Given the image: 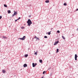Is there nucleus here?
<instances>
[{"label":"nucleus","mask_w":78,"mask_h":78,"mask_svg":"<svg viewBox=\"0 0 78 78\" xmlns=\"http://www.w3.org/2000/svg\"><path fill=\"white\" fill-rule=\"evenodd\" d=\"M27 23H28V26H30L31 24H32V23L30 19L28 20V21L27 22Z\"/></svg>","instance_id":"f257e3e1"},{"label":"nucleus","mask_w":78,"mask_h":78,"mask_svg":"<svg viewBox=\"0 0 78 78\" xmlns=\"http://www.w3.org/2000/svg\"><path fill=\"white\" fill-rule=\"evenodd\" d=\"M19 39H20L21 40H22V41H23L25 40V36H24L23 38H19Z\"/></svg>","instance_id":"f03ea898"},{"label":"nucleus","mask_w":78,"mask_h":78,"mask_svg":"<svg viewBox=\"0 0 78 78\" xmlns=\"http://www.w3.org/2000/svg\"><path fill=\"white\" fill-rule=\"evenodd\" d=\"M78 57V56H77V55L75 54V60L76 61L77 60V58Z\"/></svg>","instance_id":"7ed1b4c3"},{"label":"nucleus","mask_w":78,"mask_h":78,"mask_svg":"<svg viewBox=\"0 0 78 78\" xmlns=\"http://www.w3.org/2000/svg\"><path fill=\"white\" fill-rule=\"evenodd\" d=\"M17 12H14V14H13V15H12V17H14V16H16V14H17Z\"/></svg>","instance_id":"20e7f679"},{"label":"nucleus","mask_w":78,"mask_h":78,"mask_svg":"<svg viewBox=\"0 0 78 78\" xmlns=\"http://www.w3.org/2000/svg\"><path fill=\"white\" fill-rule=\"evenodd\" d=\"M59 42V41H56L55 43L54 44V45H55L57 44H58Z\"/></svg>","instance_id":"39448f33"},{"label":"nucleus","mask_w":78,"mask_h":78,"mask_svg":"<svg viewBox=\"0 0 78 78\" xmlns=\"http://www.w3.org/2000/svg\"><path fill=\"white\" fill-rule=\"evenodd\" d=\"M24 67H27V64H24L23 65Z\"/></svg>","instance_id":"423d86ee"},{"label":"nucleus","mask_w":78,"mask_h":78,"mask_svg":"<svg viewBox=\"0 0 78 78\" xmlns=\"http://www.w3.org/2000/svg\"><path fill=\"white\" fill-rule=\"evenodd\" d=\"M32 65H33V67H35V66H36V65H35V64H34V63H32Z\"/></svg>","instance_id":"0eeeda50"},{"label":"nucleus","mask_w":78,"mask_h":78,"mask_svg":"<svg viewBox=\"0 0 78 78\" xmlns=\"http://www.w3.org/2000/svg\"><path fill=\"white\" fill-rule=\"evenodd\" d=\"M46 3H49V0H47L45 1Z\"/></svg>","instance_id":"6e6552de"},{"label":"nucleus","mask_w":78,"mask_h":78,"mask_svg":"<svg viewBox=\"0 0 78 78\" xmlns=\"http://www.w3.org/2000/svg\"><path fill=\"white\" fill-rule=\"evenodd\" d=\"M2 37L3 39H7V37L5 36H3Z\"/></svg>","instance_id":"1a4fd4ad"},{"label":"nucleus","mask_w":78,"mask_h":78,"mask_svg":"<svg viewBox=\"0 0 78 78\" xmlns=\"http://www.w3.org/2000/svg\"><path fill=\"white\" fill-rule=\"evenodd\" d=\"M39 62L41 63H42V60H39Z\"/></svg>","instance_id":"9d476101"},{"label":"nucleus","mask_w":78,"mask_h":78,"mask_svg":"<svg viewBox=\"0 0 78 78\" xmlns=\"http://www.w3.org/2000/svg\"><path fill=\"white\" fill-rule=\"evenodd\" d=\"M2 73H5L6 72V71H5V70H2Z\"/></svg>","instance_id":"9b49d317"},{"label":"nucleus","mask_w":78,"mask_h":78,"mask_svg":"<svg viewBox=\"0 0 78 78\" xmlns=\"http://www.w3.org/2000/svg\"><path fill=\"white\" fill-rule=\"evenodd\" d=\"M8 14H10V13H11V11L10 10H8Z\"/></svg>","instance_id":"f8f14e48"},{"label":"nucleus","mask_w":78,"mask_h":78,"mask_svg":"<svg viewBox=\"0 0 78 78\" xmlns=\"http://www.w3.org/2000/svg\"><path fill=\"white\" fill-rule=\"evenodd\" d=\"M59 52V49H57L56 53H58Z\"/></svg>","instance_id":"ddd939ff"},{"label":"nucleus","mask_w":78,"mask_h":78,"mask_svg":"<svg viewBox=\"0 0 78 78\" xmlns=\"http://www.w3.org/2000/svg\"><path fill=\"white\" fill-rule=\"evenodd\" d=\"M62 38H63V39H66V38L63 36H62Z\"/></svg>","instance_id":"4468645a"},{"label":"nucleus","mask_w":78,"mask_h":78,"mask_svg":"<svg viewBox=\"0 0 78 78\" xmlns=\"http://www.w3.org/2000/svg\"><path fill=\"white\" fill-rule=\"evenodd\" d=\"M64 5V6H67V3H64L63 4Z\"/></svg>","instance_id":"2eb2a0df"},{"label":"nucleus","mask_w":78,"mask_h":78,"mask_svg":"<svg viewBox=\"0 0 78 78\" xmlns=\"http://www.w3.org/2000/svg\"><path fill=\"white\" fill-rule=\"evenodd\" d=\"M28 56V55L27 54L26 55H25V57H27Z\"/></svg>","instance_id":"dca6fc26"},{"label":"nucleus","mask_w":78,"mask_h":78,"mask_svg":"<svg viewBox=\"0 0 78 78\" xmlns=\"http://www.w3.org/2000/svg\"><path fill=\"white\" fill-rule=\"evenodd\" d=\"M4 6H5V7H6L7 6V5H6L5 4H4Z\"/></svg>","instance_id":"f3484780"},{"label":"nucleus","mask_w":78,"mask_h":78,"mask_svg":"<svg viewBox=\"0 0 78 78\" xmlns=\"http://www.w3.org/2000/svg\"><path fill=\"white\" fill-rule=\"evenodd\" d=\"M21 29H24V28H25V27H21Z\"/></svg>","instance_id":"a211bd4d"},{"label":"nucleus","mask_w":78,"mask_h":78,"mask_svg":"<svg viewBox=\"0 0 78 78\" xmlns=\"http://www.w3.org/2000/svg\"><path fill=\"white\" fill-rule=\"evenodd\" d=\"M48 35H50V34H51V33L50 32H49L48 33Z\"/></svg>","instance_id":"6ab92c4d"},{"label":"nucleus","mask_w":78,"mask_h":78,"mask_svg":"<svg viewBox=\"0 0 78 78\" xmlns=\"http://www.w3.org/2000/svg\"><path fill=\"white\" fill-rule=\"evenodd\" d=\"M57 33H60V31L59 30H58L57 31Z\"/></svg>","instance_id":"aec40b11"},{"label":"nucleus","mask_w":78,"mask_h":78,"mask_svg":"<svg viewBox=\"0 0 78 78\" xmlns=\"http://www.w3.org/2000/svg\"><path fill=\"white\" fill-rule=\"evenodd\" d=\"M34 54L35 55H37V52H35V53H34Z\"/></svg>","instance_id":"412c9836"},{"label":"nucleus","mask_w":78,"mask_h":78,"mask_svg":"<svg viewBox=\"0 0 78 78\" xmlns=\"http://www.w3.org/2000/svg\"><path fill=\"white\" fill-rule=\"evenodd\" d=\"M37 37L36 36H35V37H34V39H37Z\"/></svg>","instance_id":"4be33fe9"},{"label":"nucleus","mask_w":78,"mask_h":78,"mask_svg":"<svg viewBox=\"0 0 78 78\" xmlns=\"http://www.w3.org/2000/svg\"><path fill=\"white\" fill-rule=\"evenodd\" d=\"M44 38H47V36H44Z\"/></svg>","instance_id":"5701e85b"},{"label":"nucleus","mask_w":78,"mask_h":78,"mask_svg":"<svg viewBox=\"0 0 78 78\" xmlns=\"http://www.w3.org/2000/svg\"><path fill=\"white\" fill-rule=\"evenodd\" d=\"M37 40H38V41H39V39L38 38V37L37 38Z\"/></svg>","instance_id":"b1692460"},{"label":"nucleus","mask_w":78,"mask_h":78,"mask_svg":"<svg viewBox=\"0 0 78 78\" xmlns=\"http://www.w3.org/2000/svg\"><path fill=\"white\" fill-rule=\"evenodd\" d=\"M2 16H0V19H2Z\"/></svg>","instance_id":"393cba45"},{"label":"nucleus","mask_w":78,"mask_h":78,"mask_svg":"<svg viewBox=\"0 0 78 78\" xmlns=\"http://www.w3.org/2000/svg\"><path fill=\"white\" fill-rule=\"evenodd\" d=\"M45 71H44L43 72V74H44V73H45Z\"/></svg>","instance_id":"a878e982"},{"label":"nucleus","mask_w":78,"mask_h":78,"mask_svg":"<svg viewBox=\"0 0 78 78\" xmlns=\"http://www.w3.org/2000/svg\"><path fill=\"white\" fill-rule=\"evenodd\" d=\"M18 19V20H19V19H20V17H19V18H18V19Z\"/></svg>","instance_id":"bb28decb"},{"label":"nucleus","mask_w":78,"mask_h":78,"mask_svg":"<svg viewBox=\"0 0 78 78\" xmlns=\"http://www.w3.org/2000/svg\"><path fill=\"white\" fill-rule=\"evenodd\" d=\"M17 20H18V19H17V20H15V22H17Z\"/></svg>","instance_id":"cd10ccee"},{"label":"nucleus","mask_w":78,"mask_h":78,"mask_svg":"<svg viewBox=\"0 0 78 78\" xmlns=\"http://www.w3.org/2000/svg\"><path fill=\"white\" fill-rule=\"evenodd\" d=\"M76 11H78V9H77L76 10Z\"/></svg>","instance_id":"c85d7f7f"},{"label":"nucleus","mask_w":78,"mask_h":78,"mask_svg":"<svg viewBox=\"0 0 78 78\" xmlns=\"http://www.w3.org/2000/svg\"><path fill=\"white\" fill-rule=\"evenodd\" d=\"M36 65H37V64L35 63V66H36Z\"/></svg>","instance_id":"c756f323"},{"label":"nucleus","mask_w":78,"mask_h":78,"mask_svg":"<svg viewBox=\"0 0 78 78\" xmlns=\"http://www.w3.org/2000/svg\"><path fill=\"white\" fill-rule=\"evenodd\" d=\"M78 28L77 29V31H78Z\"/></svg>","instance_id":"7c9ffc66"},{"label":"nucleus","mask_w":78,"mask_h":78,"mask_svg":"<svg viewBox=\"0 0 78 78\" xmlns=\"http://www.w3.org/2000/svg\"><path fill=\"white\" fill-rule=\"evenodd\" d=\"M47 34H48V33H46Z\"/></svg>","instance_id":"2f4dec72"}]
</instances>
